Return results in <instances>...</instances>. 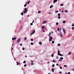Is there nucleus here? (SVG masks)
<instances>
[{
    "mask_svg": "<svg viewBox=\"0 0 74 74\" xmlns=\"http://www.w3.org/2000/svg\"><path fill=\"white\" fill-rule=\"evenodd\" d=\"M24 13H27V8H25L24 9Z\"/></svg>",
    "mask_w": 74,
    "mask_h": 74,
    "instance_id": "obj_1",
    "label": "nucleus"
},
{
    "mask_svg": "<svg viewBox=\"0 0 74 74\" xmlns=\"http://www.w3.org/2000/svg\"><path fill=\"white\" fill-rule=\"evenodd\" d=\"M53 38L52 37H51V36H49V41L51 42L52 40V39Z\"/></svg>",
    "mask_w": 74,
    "mask_h": 74,
    "instance_id": "obj_2",
    "label": "nucleus"
},
{
    "mask_svg": "<svg viewBox=\"0 0 74 74\" xmlns=\"http://www.w3.org/2000/svg\"><path fill=\"white\" fill-rule=\"evenodd\" d=\"M21 41V40L20 39H18V40H17V41H16V42L17 43H18L19 42H20V41Z\"/></svg>",
    "mask_w": 74,
    "mask_h": 74,
    "instance_id": "obj_3",
    "label": "nucleus"
},
{
    "mask_svg": "<svg viewBox=\"0 0 74 74\" xmlns=\"http://www.w3.org/2000/svg\"><path fill=\"white\" fill-rule=\"evenodd\" d=\"M60 36H61V37L62 38L63 37V34L62 33H61L60 34Z\"/></svg>",
    "mask_w": 74,
    "mask_h": 74,
    "instance_id": "obj_4",
    "label": "nucleus"
},
{
    "mask_svg": "<svg viewBox=\"0 0 74 74\" xmlns=\"http://www.w3.org/2000/svg\"><path fill=\"white\" fill-rule=\"evenodd\" d=\"M35 33V31H33L32 33L31 34V35H32Z\"/></svg>",
    "mask_w": 74,
    "mask_h": 74,
    "instance_id": "obj_5",
    "label": "nucleus"
},
{
    "mask_svg": "<svg viewBox=\"0 0 74 74\" xmlns=\"http://www.w3.org/2000/svg\"><path fill=\"white\" fill-rule=\"evenodd\" d=\"M58 0H54L53 1L54 3H55V2H56Z\"/></svg>",
    "mask_w": 74,
    "mask_h": 74,
    "instance_id": "obj_6",
    "label": "nucleus"
},
{
    "mask_svg": "<svg viewBox=\"0 0 74 74\" xmlns=\"http://www.w3.org/2000/svg\"><path fill=\"white\" fill-rule=\"evenodd\" d=\"M63 32L64 33V35L65 33V30L64 29H63Z\"/></svg>",
    "mask_w": 74,
    "mask_h": 74,
    "instance_id": "obj_7",
    "label": "nucleus"
},
{
    "mask_svg": "<svg viewBox=\"0 0 74 74\" xmlns=\"http://www.w3.org/2000/svg\"><path fill=\"white\" fill-rule=\"evenodd\" d=\"M16 39V37H14V38H13L12 39V40H15Z\"/></svg>",
    "mask_w": 74,
    "mask_h": 74,
    "instance_id": "obj_8",
    "label": "nucleus"
},
{
    "mask_svg": "<svg viewBox=\"0 0 74 74\" xmlns=\"http://www.w3.org/2000/svg\"><path fill=\"white\" fill-rule=\"evenodd\" d=\"M39 44L40 45H42V42H39Z\"/></svg>",
    "mask_w": 74,
    "mask_h": 74,
    "instance_id": "obj_9",
    "label": "nucleus"
},
{
    "mask_svg": "<svg viewBox=\"0 0 74 74\" xmlns=\"http://www.w3.org/2000/svg\"><path fill=\"white\" fill-rule=\"evenodd\" d=\"M54 69H51L52 72H54Z\"/></svg>",
    "mask_w": 74,
    "mask_h": 74,
    "instance_id": "obj_10",
    "label": "nucleus"
},
{
    "mask_svg": "<svg viewBox=\"0 0 74 74\" xmlns=\"http://www.w3.org/2000/svg\"><path fill=\"white\" fill-rule=\"evenodd\" d=\"M47 22V21H44L43 23H42V24H44V23H45Z\"/></svg>",
    "mask_w": 74,
    "mask_h": 74,
    "instance_id": "obj_11",
    "label": "nucleus"
},
{
    "mask_svg": "<svg viewBox=\"0 0 74 74\" xmlns=\"http://www.w3.org/2000/svg\"><path fill=\"white\" fill-rule=\"evenodd\" d=\"M53 7V5H51V6L50 7V8H52Z\"/></svg>",
    "mask_w": 74,
    "mask_h": 74,
    "instance_id": "obj_12",
    "label": "nucleus"
},
{
    "mask_svg": "<svg viewBox=\"0 0 74 74\" xmlns=\"http://www.w3.org/2000/svg\"><path fill=\"white\" fill-rule=\"evenodd\" d=\"M45 28V26H42V28L43 29H44Z\"/></svg>",
    "mask_w": 74,
    "mask_h": 74,
    "instance_id": "obj_13",
    "label": "nucleus"
},
{
    "mask_svg": "<svg viewBox=\"0 0 74 74\" xmlns=\"http://www.w3.org/2000/svg\"><path fill=\"white\" fill-rule=\"evenodd\" d=\"M58 54L59 56L61 55V54L60 53H58Z\"/></svg>",
    "mask_w": 74,
    "mask_h": 74,
    "instance_id": "obj_14",
    "label": "nucleus"
},
{
    "mask_svg": "<svg viewBox=\"0 0 74 74\" xmlns=\"http://www.w3.org/2000/svg\"><path fill=\"white\" fill-rule=\"evenodd\" d=\"M52 62H56V61H55L54 60H53Z\"/></svg>",
    "mask_w": 74,
    "mask_h": 74,
    "instance_id": "obj_15",
    "label": "nucleus"
},
{
    "mask_svg": "<svg viewBox=\"0 0 74 74\" xmlns=\"http://www.w3.org/2000/svg\"><path fill=\"white\" fill-rule=\"evenodd\" d=\"M23 12H21V15H22V16L23 15Z\"/></svg>",
    "mask_w": 74,
    "mask_h": 74,
    "instance_id": "obj_16",
    "label": "nucleus"
},
{
    "mask_svg": "<svg viewBox=\"0 0 74 74\" xmlns=\"http://www.w3.org/2000/svg\"><path fill=\"white\" fill-rule=\"evenodd\" d=\"M51 34V32H50L48 35L49 36H50V35Z\"/></svg>",
    "mask_w": 74,
    "mask_h": 74,
    "instance_id": "obj_17",
    "label": "nucleus"
},
{
    "mask_svg": "<svg viewBox=\"0 0 74 74\" xmlns=\"http://www.w3.org/2000/svg\"><path fill=\"white\" fill-rule=\"evenodd\" d=\"M60 59L61 60H62L63 59V58L62 57H61L60 58Z\"/></svg>",
    "mask_w": 74,
    "mask_h": 74,
    "instance_id": "obj_18",
    "label": "nucleus"
},
{
    "mask_svg": "<svg viewBox=\"0 0 74 74\" xmlns=\"http://www.w3.org/2000/svg\"><path fill=\"white\" fill-rule=\"evenodd\" d=\"M58 16H60V13H58Z\"/></svg>",
    "mask_w": 74,
    "mask_h": 74,
    "instance_id": "obj_19",
    "label": "nucleus"
},
{
    "mask_svg": "<svg viewBox=\"0 0 74 74\" xmlns=\"http://www.w3.org/2000/svg\"><path fill=\"white\" fill-rule=\"evenodd\" d=\"M51 56L52 57H53V56H54V54H51Z\"/></svg>",
    "mask_w": 74,
    "mask_h": 74,
    "instance_id": "obj_20",
    "label": "nucleus"
},
{
    "mask_svg": "<svg viewBox=\"0 0 74 74\" xmlns=\"http://www.w3.org/2000/svg\"><path fill=\"white\" fill-rule=\"evenodd\" d=\"M55 42L54 41H52V44H54Z\"/></svg>",
    "mask_w": 74,
    "mask_h": 74,
    "instance_id": "obj_21",
    "label": "nucleus"
},
{
    "mask_svg": "<svg viewBox=\"0 0 74 74\" xmlns=\"http://www.w3.org/2000/svg\"><path fill=\"white\" fill-rule=\"evenodd\" d=\"M67 66L66 65H64V67H66Z\"/></svg>",
    "mask_w": 74,
    "mask_h": 74,
    "instance_id": "obj_22",
    "label": "nucleus"
},
{
    "mask_svg": "<svg viewBox=\"0 0 74 74\" xmlns=\"http://www.w3.org/2000/svg\"><path fill=\"white\" fill-rule=\"evenodd\" d=\"M27 38H26V37H25V38H24V40H27Z\"/></svg>",
    "mask_w": 74,
    "mask_h": 74,
    "instance_id": "obj_23",
    "label": "nucleus"
},
{
    "mask_svg": "<svg viewBox=\"0 0 74 74\" xmlns=\"http://www.w3.org/2000/svg\"><path fill=\"white\" fill-rule=\"evenodd\" d=\"M33 40H34V39H32H32H31V41H33Z\"/></svg>",
    "mask_w": 74,
    "mask_h": 74,
    "instance_id": "obj_24",
    "label": "nucleus"
},
{
    "mask_svg": "<svg viewBox=\"0 0 74 74\" xmlns=\"http://www.w3.org/2000/svg\"><path fill=\"white\" fill-rule=\"evenodd\" d=\"M55 66V65L54 64H53V65H52L53 67H54Z\"/></svg>",
    "mask_w": 74,
    "mask_h": 74,
    "instance_id": "obj_25",
    "label": "nucleus"
},
{
    "mask_svg": "<svg viewBox=\"0 0 74 74\" xmlns=\"http://www.w3.org/2000/svg\"><path fill=\"white\" fill-rule=\"evenodd\" d=\"M25 63H26V61H23V63L25 64Z\"/></svg>",
    "mask_w": 74,
    "mask_h": 74,
    "instance_id": "obj_26",
    "label": "nucleus"
},
{
    "mask_svg": "<svg viewBox=\"0 0 74 74\" xmlns=\"http://www.w3.org/2000/svg\"><path fill=\"white\" fill-rule=\"evenodd\" d=\"M71 54V52H69L68 53L69 55H70Z\"/></svg>",
    "mask_w": 74,
    "mask_h": 74,
    "instance_id": "obj_27",
    "label": "nucleus"
},
{
    "mask_svg": "<svg viewBox=\"0 0 74 74\" xmlns=\"http://www.w3.org/2000/svg\"><path fill=\"white\" fill-rule=\"evenodd\" d=\"M31 45H33L34 43H33V42H31Z\"/></svg>",
    "mask_w": 74,
    "mask_h": 74,
    "instance_id": "obj_28",
    "label": "nucleus"
},
{
    "mask_svg": "<svg viewBox=\"0 0 74 74\" xmlns=\"http://www.w3.org/2000/svg\"><path fill=\"white\" fill-rule=\"evenodd\" d=\"M40 12H41V11H38V14H40Z\"/></svg>",
    "mask_w": 74,
    "mask_h": 74,
    "instance_id": "obj_29",
    "label": "nucleus"
},
{
    "mask_svg": "<svg viewBox=\"0 0 74 74\" xmlns=\"http://www.w3.org/2000/svg\"><path fill=\"white\" fill-rule=\"evenodd\" d=\"M30 2V1H29L27 3V4H29Z\"/></svg>",
    "mask_w": 74,
    "mask_h": 74,
    "instance_id": "obj_30",
    "label": "nucleus"
},
{
    "mask_svg": "<svg viewBox=\"0 0 74 74\" xmlns=\"http://www.w3.org/2000/svg\"><path fill=\"white\" fill-rule=\"evenodd\" d=\"M65 12H66V13H67L68 12H67V10H65Z\"/></svg>",
    "mask_w": 74,
    "mask_h": 74,
    "instance_id": "obj_31",
    "label": "nucleus"
},
{
    "mask_svg": "<svg viewBox=\"0 0 74 74\" xmlns=\"http://www.w3.org/2000/svg\"><path fill=\"white\" fill-rule=\"evenodd\" d=\"M58 24H59L57 22V23H56V25H58Z\"/></svg>",
    "mask_w": 74,
    "mask_h": 74,
    "instance_id": "obj_32",
    "label": "nucleus"
},
{
    "mask_svg": "<svg viewBox=\"0 0 74 74\" xmlns=\"http://www.w3.org/2000/svg\"><path fill=\"white\" fill-rule=\"evenodd\" d=\"M60 46V44H58V46Z\"/></svg>",
    "mask_w": 74,
    "mask_h": 74,
    "instance_id": "obj_33",
    "label": "nucleus"
},
{
    "mask_svg": "<svg viewBox=\"0 0 74 74\" xmlns=\"http://www.w3.org/2000/svg\"><path fill=\"white\" fill-rule=\"evenodd\" d=\"M34 64V63H31V65H33Z\"/></svg>",
    "mask_w": 74,
    "mask_h": 74,
    "instance_id": "obj_34",
    "label": "nucleus"
},
{
    "mask_svg": "<svg viewBox=\"0 0 74 74\" xmlns=\"http://www.w3.org/2000/svg\"><path fill=\"white\" fill-rule=\"evenodd\" d=\"M58 19L60 18V16H58Z\"/></svg>",
    "mask_w": 74,
    "mask_h": 74,
    "instance_id": "obj_35",
    "label": "nucleus"
},
{
    "mask_svg": "<svg viewBox=\"0 0 74 74\" xmlns=\"http://www.w3.org/2000/svg\"><path fill=\"white\" fill-rule=\"evenodd\" d=\"M20 64V63H18L16 65H18L19 64Z\"/></svg>",
    "mask_w": 74,
    "mask_h": 74,
    "instance_id": "obj_36",
    "label": "nucleus"
},
{
    "mask_svg": "<svg viewBox=\"0 0 74 74\" xmlns=\"http://www.w3.org/2000/svg\"><path fill=\"white\" fill-rule=\"evenodd\" d=\"M59 12L58 11H57L55 12L56 13H57V12Z\"/></svg>",
    "mask_w": 74,
    "mask_h": 74,
    "instance_id": "obj_37",
    "label": "nucleus"
},
{
    "mask_svg": "<svg viewBox=\"0 0 74 74\" xmlns=\"http://www.w3.org/2000/svg\"><path fill=\"white\" fill-rule=\"evenodd\" d=\"M25 48H24V47L23 48H22V49H23V50H25Z\"/></svg>",
    "mask_w": 74,
    "mask_h": 74,
    "instance_id": "obj_38",
    "label": "nucleus"
},
{
    "mask_svg": "<svg viewBox=\"0 0 74 74\" xmlns=\"http://www.w3.org/2000/svg\"><path fill=\"white\" fill-rule=\"evenodd\" d=\"M59 61H62V60L61 59H60V60H59Z\"/></svg>",
    "mask_w": 74,
    "mask_h": 74,
    "instance_id": "obj_39",
    "label": "nucleus"
},
{
    "mask_svg": "<svg viewBox=\"0 0 74 74\" xmlns=\"http://www.w3.org/2000/svg\"><path fill=\"white\" fill-rule=\"evenodd\" d=\"M63 23H65V21H63Z\"/></svg>",
    "mask_w": 74,
    "mask_h": 74,
    "instance_id": "obj_40",
    "label": "nucleus"
},
{
    "mask_svg": "<svg viewBox=\"0 0 74 74\" xmlns=\"http://www.w3.org/2000/svg\"><path fill=\"white\" fill-rule=\"evenodd\" d=\"M30 25H33V24L32 23H30Z\"/></svg>",
    "mask_w": 74,
    "mask_h": 74,
    "instance_id": "obj_41",
    "label": "nucleus"
},
{
    "mask_svg": "<svg viewBox=\"0 0 74 74\" xmlns=\"http://www.w3.org/2000/svg\"><path fill=\"white\" fill-rule=\"evenodd\" d=\"M60 69H62V67L61 66H60Z\"/></svg>",
    "mask_w": 74,
    "mask_h": 74,
    "instance_id": "obj_42",
    "label": "nucleus"
},
{
    "mask_svg": "<svg viewBox=\"0 0 74 74\" xmlns=\"http://www.w3.org/2000/svg\"><path fill=\"white\" fill-rule=\"evenodd\" d=\"M24 66L25 67H26V64H24Z\"/></svg>",
    "mask_w": 74,
    "mask_h": 74,
    "instance_id": "obj_43",
    "label": "nucleus"
},
{
    "mask_svg": "<svg viewBox=\"0 0 74 74\" xmlns=\"http://www.w3.org/2000/svg\"><path fill=\"white\" fill-rule=\"evenodd\" d=\"M61 5V6H63V4H61V5Z\"/></svg>",
    "mask_w": 74,
    "mask_h": 74,
    "instance_id": "obj_44",
    "label": "nucleus"
},
{
    "mask_svg": "<svg viewBox=\"0 0 74 74\" xmlns=\"http://www.w3.org/2000/svg\"><path fill=\"white\" fill-rule=\"evenodd\" d=\"M58 53H60V52L59 50H58Z\"/></svg>",
    "mask_w": 74,
    "mask_h": 74,
    "instance_id": "obj_45",
    "label": "nucleus"
},
{
    "mask_svg": "<svg viewBox=\"0 0 74 74\" xmlns=\"http://www.w3.org/2000/svg\"><path fill=\"white\" fill-rule=\"evenodd\" d=\"M27 5L26 4H25L24 5V7H26V6Z\"/></svg>",
    "mask_w": 74,
    "mask_h": 74,
    "instance_id": "obj_46",
    "label": "nucleus"
},
{
    "mask_svg": "<svg viewBox=\"0 0 74 74\" xmlns=\"http://www.w3.org/2000/svg\"><path fill=\"white\" fill-rule=\"evenodd\" d=\"M72 29H74V27H72Z\"/></svg>",
    "mask_w": 74,
    "mask_h": 74,
    "instance_id": "obj_47",
    "label": "nucleus"
},
{
    "mask_svg": "<svg viewBox=\"0 0 74 74\" xmlns=\"http://www.w3.org/2000/svg\"><path fill=\"white\" fill-rule=\"evenodd\" d=\"M72 27H73L74 26V24H72Z\"/></svg>",
    "mask_w": 74,
    "mask_h": 74,
    "instance_id": "obj_48",
    "label": "nucleus"
},
{
    "mask_svg": "<svg viewBox=\"0 0 74 74\" xmlns=\"http://www.w3.org/2000/svg\"><path fill=\"white\" fill-rule=\"evenodd\" d=\"M31 62H34V61H31Z\"/></svg>",
    "mask_w": 74,
    "mask_h": 74,
    "instance_id": "obj_49",
    "label": "nucleus"
},
{
    "mask_svg": "<svg viewBox=\"0 0 74 74\" xmlns=\"http://www.w3.org/2000/svg\"><path fill=\"white\" fill-rule=\"evenodd\" d=\"M56 65L57 66H58V65H59V64H56Z\"/></svg>",
    "mask_w": 74,
    "mask_h": 74,
    "instance_id": "obj_50",
    "label": "nucleus"
},
{
    "mask_svg": "<svg viewBox=\"0 0 74 74\" xmlns=\"http://www.w3.org/2000/svg\"><path fill=\"white\" fill-rule=\"evenodd\" d=\"M60 56H63V55H62V54H61V55H60Z\"/></svg>",
    "mask_w": 74,
    "mask_h": 74,
    "instance_id": "obj_51",
    "label": "nucleus"
},
{
    "mask_svg": "<svg viewBox=\"0 0 74 74\" xmlns=\"http://www.w3.org/2000/svg\"><path fill=\"white\" fill-rule=\"evenodd\" d=\"M34 21H33L32 22V23H34Z\"/></svg>",
    "mask_w": 74,
    "mask_h": 74,
    "instance_id": "obj_52",
    "label": "nucleus"
},
{
    "mask_svg": "<svg viewBox=\"0 0 74 74\" xmlns=\"http://www.w3.org/2000/svg\"><path fill=\"white\" fill-rule=\"evenodd\" d=\"M59 73L62 74V72H60Z\"/></svg>",
    "mask_w": 74,
    "mask_h": 74,
    "instance_id": "obj_53",
    "label": "nucleus"
},
{
    "mask_svg": "<svg viewBox=\"0 0 74 74\" xmlns=\"http://www.w3.org/2000/svg\"><path fill=\"white\" fill-rule=\"evenodd\" d=\"M58 30L59 31V28H58Z\"/></svg>",
    "mask_w": 74,
    "mask_h": 74,
    "instance_id": "obj_54",
    "label": "nucleus"
},
{
    "mask_svg": "<svg viewBox=\"0 0 74 74\" xmlns=\"http://www.w3.org/2000/svg\"><path fill=\"white\" fill-rule=\"evenodd\" d=\"M27 56L25 55V58H27Z\"/></svg>",
    "mask_w": 74,
    "mask_h": 74,
    "instance_id": "obj_55",
    "label": "nucleus"
},
{
    "mask_svg": "<svg viewBox=\"0 0 74 74\" xmlns=\"http://www.w3.org/2000/svg\"><path fill=\"white\" fill-rule=\"evenodd\" d=\"M23 45L22 44H20V46H22Z\"/></svg>",
    "mask_w": 74,
    "mask_h": 74,
    "instance_id": "obj_56",
    "label": "nucleus"
},
{
    "mask_svg": "<svg viewBox=\"0 0 74 74\" xmlns=\"http://www.w3.org/2000/svg\"><path fill=\"white\" fill-rule=\"evenodd\" d=\"M50 63V62H47V64H49Z\"/></svg>",
    "mask_w": 74,
    "mask_h": 74,
    "instance_id": "obj_57",
    "label": "nucleus"
},
{
    "mask_svg": "<svg viewBox=\"0 0 74 74\" xmlns=\"http://www.w3.org/2000/svg\"><path fill=\"white\" fill-rule=\"evenodd\" d=\"M64 12L63 10H62V11H61V12Z\"/></svg>",
    "mask_w": 74,
    "mask_h": 74,
    "instance_id": "obj_58",
    "label": "nucleus"
},
{
    "mask_svg": "<svg viewBox=\"0 0 74 74\" xmlns=\"http://www.w3.org/2000/svg\"><path fill=\"white\" fill-rule=\"evenodd\" d=\"M29 15H28L27 16V17H29Z\"/></svg>",
    "mask_w": 74,
    "mask_h": 74,
    "instance_id": "obj_59",
    "label": "nucleus"
},
{
    "mask_svg": "<svg viewBox=\"0 0 74 74\" xmlns=\"http://www.w3.org/2000/svg\"><path fill=\"white\" fill-rule=\"evenodd\" d=\"M68 74H70V73L69 72L68 73Z\"/></svg>",
    "mask_w": 74,
    "mask_h": 74,
    "instance_id": "obj_60",
    "label": "nucleus"
},
{
    "mask_svg": "<svg viewBox=\"0 0 74 74\" xmlns=\"http://www.w3.org/2000/svg\"><path fill=\"white\" fill-rule=\"evenodd\" d=\"M18 62H17V61L16 62V63H17H17H18Z\"/></svg>",
    "mask_w": 74,
    "mask_h": 74,
    "instance_id": "obj_61",
    "label": "nucleus"
},
{
    "mask_svg": "<svg viewBox=\"0 0 74 74\" xmlns=\"http://www.w3.org/2000/svg\"><path fill=\"white\" fill-rule=\"evenodd\" d=\"M53 33V32H51V34H52V33Z\"/></svg>",
    "mask_w": 74,
    "mask_h": 74,
    "instance_id": "obj_62",
    "label": "nucleus"
},
{
    "mask_svg": "<svg viewBox=\"0 0 74 74\" xmlns=\"http://www.w3.org/2000/svg\"><path fill=\"white\" fill-rule=\"evenodd\" d=\"M43 32H45V31L44 30H43Z\"/></svg>",
    "mask_w": 74,
    "mask_h": 74,
    "instance_id": "obj_63",
    "label": "nucleus"
},
{
    "mask_svg": "<svg viewBox=\"0 0 74 74\" xmlns=\"http://www.w3.org/2000/svg\"><path fill=\"white\" fill-rule=\"evenodd\" d=\"M72 70H73V71H74V69H72Z\"/></svg>",
    "mask_w": 74,
    "mask_h": 74,
    "instance_id": "obj_64",
    "label": "nucleus"
}]
</instances>
